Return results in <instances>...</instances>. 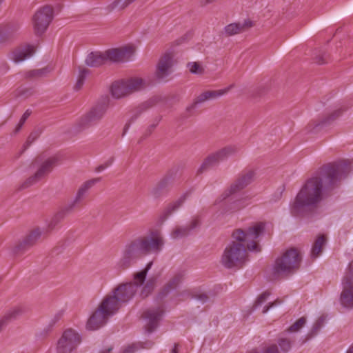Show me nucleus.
<instances>
[{
    "instance_id": "1",
    "label": "nucleus",
    "mask_w": 353,
    "mask_h": 353,
    "mask_svg": "<svg viewBox=\"0 0 353 353\" xmlns=\"http://www.w3.org/2000/svg\"><path fill=\"white\" fill-rule=\"evenodd\" d=\"M265 230V223L259 222L243 230H233L232 241L225 247L221 258V265L226 269H239L248 261V251H261L259 238Z\"/></svg>"
},
{
    "instance_id": "2",
    "label": "nucleus",
    "mask_w": 353,
    "mask_h": 353,
    "mask_svg": "<svg viewBox=\"0 0 353 353\" xmlns=\"http://www.w3.org/2000/svg\"><path fill=\"white\" fill-rule=\"evenodd\" d=\"M345 176L341 165H327L322 168L317 175L305 182L298 193L292 205L294 213L297 214L305 206L317 204L323 199V190H333Z\"/></svg>"
},
{
    "instance_id": "3",
    "label": "nucleus",
    "mask_w": 353,
    "mask_h": 353,
    "mask_svg": "<svg viewBox=\"0 0 353 353\" xmlns=\"http://www.w3.org/2000/svg\"><path fill=\"white\" fill-rule=\"evenodd\" d=\"M164 243L161 232L157 229L150 230L148 234L138 236L125 245L119 265L125 270L148 254H159Z\"/></svg>"
},
{
    "instance_id": "4",
    "label": "nucleus",
    "mask_w": 353,
    "mask_h": 353,
    "mask_svg": "<svg viewBox=\"0 0 353 353\" xmlns=\"http://www.w3.org/2000/svg\"><path fill=\"white\" fill-rule=\"evenodd\" d=\"M255 173L253 170H250L246 173L240 176L230 187V188L225 191L221 196L219 197L214 204L218 205L221 203L225 205H228L229 206L225 208L223 210L224 212H234L237 211L241 208H243L245 205L243 204V201L242 199H234V197L231 196L245 188L248 184H250L254 179Z\"/></svg>"
},
{
    "instance_id": "5",
    "label": "nucleus",
    "mask_w": 353,
    "mask_h": 353,
    "mask_svg": "<svg viewBox=\"0 0 353 353\" xmlns=\"http://www.w3.org/2000/svg\"><path fill=\"white\" fill-rule=\"evenodd\" d=\"M301 256L299 251L295 248L287 250L281 256L278 257L273 265L270 276L273 279L278 277L281 274H288L299 268Z\"/></svg>"
},
{
    "instance_id": "6",
    "label": "nucleus",
    "mask_w": 353,
    "mask_h": 353,
    "mask_svg": "<svg viewBox=\"0 0 353 353\" xmlns=\"http://www.w3.org/2000/svg\"><path fill=\"white\" fill-rule=\"evenodd\" d=\"M108 107L109 99L108 97L101 98L77 121V131L81 132L99 123L105 115Z\"/></svg>"
},
{
    "instance_id": "7",
    "label": "nucleus",
    "mask_w": 353,
    "mask_h": 353,
    "mask_svg": "<svg viewBox=\"0 0 353 353\" xmlns=\"http://www.w3.org/2000/svg\"><path fill=\"white\" fill-rule=\"evenodd\" d=\"M239 151L236 145H227L220 150L208 154L203 161L196 170V175H200L207 170L216 166L221 161L227 159L230 156L234 155Z\"/></svg>"
},
{
    "instance_id": "8",
    "label": "nucleus",
    "mask_w": 353,
    "mask_h": 353,
    "mask_svg": "<svg viewBox=\"0 0 353 353\" xmlns=\"http://www.w3.org/2000/svg\"><path fill=\"white\" fill-rule=\"evenodd\" d=\"M145 86L146 83L143 79L133 77L113 83L111 86V93L113 97L120 99L134 92L140 90Z\"/></svg>"
},
{
    "instance_id": "9",
    "label": "nucleus",
    "mask_w": 353,
    "mask_h": 353,
    "mask_svg": "<svg viewBox=\"0 0 353 353\" xmlns=\"http://www.w3.org/2000/svg\"><path fill=\"white\" fill-rule=\"evenodd\" d=\"M179 170V166H173L171 168L166 172L165 176L150 190V194L154 199H159L166 195L170 191Z\"/></svg>"
},
{
    "instance_id": "10",
    "label": "nucleus",
    "mask_w": 353,
    "mask_h": 353,
    "mask_svg": "<svg viewBox=\"0 0 353 353\" xmlns=\"http://www.w3.org/2000/svg\"><path fill=\"white\" fill-rule=\"evenodd\" d=\"M53 19V8L45 6L40 8L33 16L32 22L34 33L37 36L43 34Z\"/></svg>"
},
{
    "instance_id": "11",
    "label": "nucleus",
    "mask_w": 353,
    "mask_h": 353,
    "mask_svg": "<svg viewBox=\"0 0 353 353\" xmlns=\"http://www.w3.org/2000/svg\"><path fill=\"white\" fill-rule=\"evenodd\" d=\"M343 291L341 294L340 301L343 307L350 308L353 307V260L349 263L345 274L343 277Z\"/></svg>"
},
{
    "instance_id": "12",
    "label": "nucleus",
    "mask_w": 353,
    "mask_h": 353,
    "mask_svg": "<svg viewBox=\"0 0 353 353\" xmlns=\"http://www.w3.org/2000/svg\"><path fill=\"white\" fill-rule=\"evenodd\" d=\"M43 235V230L40 228L31 230L12 248V252L15 255H21L35 245Z\"/></svg>"
},
{
    "instance_id": "13",
    "label": "nucleus",
    "mask_w": 353,
    "mask_h": 353,
    "mask_svg": "<svg viewBox=\"0 0 353 353\" xmlns=\"http://www.w3.org/2000/svg\"><path fill=\"white\" fill-rule=\"evenodd\" d=\"M59 159L57 157H52L44 161L35 174L27 179L21 185V188H27L36 183L49 173L59 164Z\"/></svg>"
},
{
    "instance_id": "14",
    "label": "nucleus",
    "mask_w": 353,
    "mask_h": 353,
    "mask_svg": "<svg viewBox=\"0 0 353 353\" xmlns=\"http://www.w3.org/2000/svg\"><path fill=\"white\" fill-rule=\"evenodd\" d=\"M81 342L79 334L72 329L64 331L57 343L58 353H71Z\"/></svg>"
},
{
    "instance_id": "15",
    "label": "nucleus",
    "mask_w": 353,
    "mask_h": 353,
    "mask_svg": "<svg viewBox=\"0 0 353 353\" xmlns=\"http://www.w3.org/2000/svg\"><path fill=\"white\" fill-rule=\"evenodd\" d=\"M234 84L232 83L228 87L217 90H207L201 93L194 101V102L186 108L185 111L189 113L193 110L196 105L204 103L206 101L217 99L225 94H227L232 88Z\"/></svg>"
},
{
    "instance_id": "16",
    "label": "nucleus",
    "mask_w": 353,
    "mask_h": 353,
    "mask_svg": "<svg viewBox=\"0 0 353 353\" xmlns=\"http://www.w3.org/2000/svg\"><path fill=\"white\" fill-rule=\"evenodd\" d=\"M173 57L172 52H166L160 58L155 72L158 79L163 80L172 72L174 64Z\"/></svg>"
},
{
    "instance_id": "17",
    "label": "nucleus",
    "mask_w": 353,
    "mask_h": 353,
    "mask_svg": "<svg viewBox=\"0 0 353 353\" xmlns=\"http://www.w3.org/2000/svg\"><path fill=\"white\" fill-rule=\"evenodd\" d=\"M122 303L117 295L112 292V294H108L103 299L99 307L101 309L105 315L110 317L119 310Z\"/></svg>"
},
{
    "instance_id": "18",
    "label": "nucleus",
    "mask_w": 353,
    "mask_h": 353,
    "mask_svg": "<svg viewBox=\"0 0 353 353\" xmlns=\"http://www.w3.org/2000/svg\"><path fill=\"white\" fill-rule=\"evenodd\" d=\"M164 313L162 306L156 308H150L145 311L142 316L148 321L145 329L148 333H152L158 326V323Z\"/></svg>"
},
{
    "instance_id": "19",
    "label": "nucleus",
    "mask_w": 353,
    "mask_h": 353,
    "mask_svg": "<svg viewBox=\"0 0 353 353\" xmlns=\"http://www.w3.org/2000/svg\"><path fill=\"white\" fill-rule=\"evenodd\" d=\"M134 48L131 46H125L121 48H113L106 50L107 61L120 62L127 60L133 53Z\"/></svg>"
},
{
    "instance_id": "20",
    "label": "nucleus",
    "mask_w": 353,
    "mask_h": 353,
    "mask_svg": "<svg viewBox=\"0 0 353 353\" xmlns=\"http://www.w3.org/2000/svg\"><path fill=\"white\" fill-rule=\"evenodd\" d=\"M112 292L117 295L122 303H126L134 296L137 289L136 285L128 282L120 284Z\"/></svg>"
},
{
    "instance_id": "21",
    "label": "nucleus",
    "mask_w": 353,
    "mask_h": 353,
    "mask_svg": "<svg viewBox=\"0 0 353 353\" xmlns=\"http://www.w3.org/2000/svg\"><path fill=\"white\" fill-rule=\"evenodd\" d=\"M100 181L99 178L92 179L84 182L79 188L74 199L68 204L69 210H75L79 208V204L85 195L88 190L95 183Z\"/></svg>"
},
{
    "instance_id": "22",
    "label": "nucleus",
    "mask_w": 353,
    "mask_h": 353,
    "mask_svg": "<svg viewBox=\"0 0 353 353\" xmlns=\"http://www.w3.org/2000/svg\"><path fill=\"white\" fill-rule=\"evenodd\" d=\"M108 318L109 316L105 315L101 309L98 307L88 320L86 328L89 330H98L106 323Z\"/></svg>"
},
{
    "instance_id": "23",
    "label": "nucleus",
    "mask_w": 353,
    "mask_h": 353,
    "mask_svg": "<svg viewBox=\"0 0 353 353\" xmlns=\"http://www.w3.org/2000/svg\"><path fill=\"white\" fill-rule=\"evenodd\" d=\"M200 225V220L194 217L190 224L185 226H176L171 233V236L174 239H181L188 236L190 232Z\"/></svg>"
},
{
    "instance_id": "24",
    "label": "nucleus",
    "mask_w": 353,
    "mask_h": 353,
    "mask_svg": "<svg viewBox=\"0 0 353 353\" xmlns=\"http://www.w3.org/2000/svg\"><path fill=\"white\" fill-rule=\"evenodd\" d=\"M20 26L17 22H12L0 28V44L13 39L15 34L19 30Z\"/></svg>"
},
{
    "instance_id": "25",
    "label": "nucleus",
    "mask_w": 353,
    "mask_h": 353,
    "mask_svg": "<svg viewBox=\"0 0 353 353\" xmlns=\"http://www.w3.org/2000/svg\"><path fill=\"white\" fill-rule=\"evenodd\" d=\"M184 274L182 272L176 273L160 290L158 298L163 299L170 291L176 288L183 279Z\"/></svg>"
},
{
    "instance_id": "26",
    "label": "nucleus",
    "mask_w": 353,
    "mask_h": 353,
    "mask_svg": "<svg viewBox=\"0 0 353 353\" xmlns=\"http://www.w3.org/2000/svg\"><path fill=\"white\" fill-rule=\"evenodd\" d=\"M34 53V49L32 46H28L23 48H19L13 51L12 60L15 63H19L30 58Z\"/></svg>"
},
{
    "instance_id": "27",
    "label": "nucleus",
    "mask_w": 353,
    "mask_h": 353,
    "mask_svg": "<svg viewBox=\"0 0 353 353\" xmlns=\"http://www.w3.org/2000/svg\"><path fill=\"white\" fill-rule=\"evenodd\" d=\"M107 62V56L105 52H92L90 53L86 59L85 63L90 67H99Z\"/></svg>"
},
{
    "instance_id": "28",
    "label": "nucleus",
    "mask_w": 353,
    "mask_h": 353,
    "mask_svg": "<svg viewBox=\"0 0 353 353\" xmlns=\"http://www.w3.org/2000/svg\"><path fill=\"white\" fill-rule=\"evenodd\" d=\"M186 199V195L184 194L181 196L176 201L171 203L164 209L161 214L160 215L159 219L161 223L165 221L169 216H170L174 212L177 210L183 203Z\"/></svg>"
},
{
    "instance_id": "29",
    "label": "nucleus",
    "mask_w": 353,
    "mask_h": 353,
    "mask_svg": "<svg viewBox=\"0 0 353 353\" xmlns=\"http://www.w3.org/2000/svg\"><path fill=\"white\" fill-rule=\"evenodd\" d=\"M74 210H69L68 204L58 211L51 219L48 225L49 231H52L55 227L61 223L68 214L72 212Z\"/></svg>"
},
{
    "instance_id": "30",
    "label": "nucleus",
    "mask_w": 353,
    "mask_h": 353,
    "mask_svg": "<svg viewBox=\"0 0 353 353\" xmlns=\"http://www.w3.org/2000/svg\"><path fill=\"white\" fill-rule=\"evenodd\" d=\"M152 261H150L146 265L144 269L139 272H135L133 274L134 281L132 283L133 285H136L137 290L140 286H141L144 283L148 272L152 268Z\"/></svg>"
},
{
    "instance_id": "31",
    "label": "nucleus",
    "mask_w": 353,
    "mask_h": 353,
    "mask_svg": "<svg viewBox=\"0 0 353 353\" xmlns=\"http://www.w3.org/2000/svg\"><path fill=\"white\" fill-rule=\"evenodd\" d=\"M327 241V238L324 234H319L314 241L311 250V256L313 259L318 257L323 250V247L325 245Z\"/></svg>"
},
{
    "instance_id": "32",
    "label": "nucleus",
    "mask_w": 353,
    "mask_h": 353,
    "mask_svg": "<svg viewBox=\"0 0 353 353\" xmlns=\"http://www.w3.org/2000/svg\"><path fill=\"white\" fill-rule=\"evenodd\" d=\"M135 1L136 0H114L106 6L105 10L108 13L114 10H123Z\"/></svg>"
},
{
    "instance_id": "33",
    "label": "nucleus",
    "mask_w": 353,
    "mask_h": 353,
    "mask_svg": "<svg viewBox=\"0 0 353 353\" xmlns=\"http://www.w3.org/2000/svg\"><path fill=\"white\" fill-rule=\"evenodd\" d=\"M264 83L263 82L254 85L250 90L249 97L254 101H258L263 94Z\"/></svg>"
},
{
    "instance_id": "34",
    "label": "nucleus",
    "mask_w": 353,
    "mask_h": 353,
    "mask_svg": "<svg viewBox=\"0 0 353 353\" xmlns=\"http://www.w3.org/2000/svg\"><path fill=\"white\" fill-rule=\"evenodd\" d=\"M150 108V105L148 103H144L136 108L132 111V114L129 120V122L125 125L124 132L126 131L127 128L129 127L130 123L134 121L143 112L146 111Z\"/></svg>"
},
{
    "instance_id": "35",
    "label": "nucleus",
    "mask_w": 353,
    "mask_h": 353,
    "mask_svg": "<svg viewBox=\"0 0 353 353\" xmlns=\"http://www.w3.org/2000/svg\"><path fill=\"white\" fill-rule=\"evenodd\" d=\"M235 23L238 34L247 32L255 26V22L252 21L250 19H245L241 22L239 21Z\"/></svg>"
},
{
    "instance_id": "36",
    "label": "nucleus",
    "mask_w": 353,
    "mask_h": 353,
    "mask_svg": "<svg viewBox=\"0 0 353 353\" xmlns=\"http://www.w3.org/2000/svg\"><path fill=\"white\" fill-rule=\"evenodd\" d=\"M52 70V68L47 66L41 69L32 70L26 73V78L32 79L36 77H42Z\"/></svg>"
},
{
    "instance_id": "37",
    "label": "nucleus",
    "mask_w": 353,
    "mask_h": 353,
    "mask_svg": "<svg viewBox=\"0 0 353 353\" xmlns=\"http://www.w3.org/2000/svg\"><path fill=\"white\" fill-rule=\"evenodd\" d=\"M156 283V279L154 277L150 278L143 287L141 296L142 298L147 297L153 291Z\"/></svg>"
},
{
    "instance_id": "38",
    "label": "nucleus",
    "mask_w": 353,
    "mask_h": 353,
    "mask_svg": "<svg viewBox=\"0 0 353 353\" xmlns=\"http://www.w3.org/2000/svg\"><path fill=\"white\" fill-rule=\"evenodd\" d=\"M88 72L89 70L88 69L83 68L80 70L77 83L74 87L76 90H79L81 88Z\"/></svg>"
},
{
    "instance_id": "39",
    "label": "nucleus",
    "mask_w": 353,
    "mask_h": 353,
    "mask_svg": "<svg viewBox=\"0 0 353 353\" xmlns=\"http://www.w3.org/2000/svg\"><path fill=\"white\" fill-rule=\"evenodd\" d=\"M187 66L192 74H202L204 73V68L199 62H190Z\"/></svg>"
},
{
    "instance_id": "40",
    "label": "nucleus",
    "mask_w": 353,
    "mask_h": 353,
    "mask_svg": "<svg viewBox=\"0 0 353 353\" xmlns=\"http://www.w3.org/2000/svg\"><path fill=\"white\" fill-rule=\"evenodd\" d=\"M305 323L306 319L305 317H301L288 329V331L289 332H296L304 326Z\"/></svg>"
},
{
    "instance_id": "41",
    "label": "nucleus",
    "mask_w": 353,
    "mask_h": 353,
    "mask_svg": "<svg viewBox=\"0 0 353 353\" xmlns=\"http://www.w3.org/2000/svg\"><path fill=\"white\" fill-rule=\"evenodd\" d=\"M161 120V116L155 117L153 120V123L148 126V128H147V130L143 134L141 139H144L147 138L148 137H149L152 133V132L154 130L155 128L158 125V124L159 123Z\"/></svg>"
},
{
    "instance_id": "42",
    "label": "nucleus",
    "mask_w": 353,
    "mask_h": 353,
    "mask_svg": "<svg viewBox=\"0 0 353 353\" xmlns=\"http://www.w3.org/2000/svg\"><path fill=\"white\" fill-rule=\"evenodd\" d=\"M188 294L190 298L196 299L200 301L202 303H205L209 300V296L204 292H188Z\"/></svg>"
},
{
    "instance_id": "43",
    "label": "nucleus",
    "mask_w": 353,
    "mask_h": 353,
    "mask_svg": "<svg viewBox=\"0 0 353 353\" xmlns=\"http://www.w3.org/2000/svg\"><path fill=\"white\" fill-rule=\"evenodd\" d=\"M35 93L34 89L33 88H20L17 91V97H24L25 98H28Z\"/></svg>"
},
{
    "instance_id": "44",
    "label": "nucleus",
    "mask_w": 353,
    "mask_h": 353,
    "mask_svg": "<svg viewBox=\"0 0 353 353\" xmlns=\"http://www.w3.org/2000/svg\"><path fill=\"white\" fill-rule=\"evenodd\" d=\"M236 23H232L227 25L224 28V32L227 37L238 34Z\"/></svg>"
},
{
    "instance_id": "45",
    "label": "nucleus",
    "mask_w": 353,
    "mask_h": 353,
    "mask_svg": "<svg viewBox=\"0 0 353 353\" xmlns=\"http://www.w3.org/2000/svg\"><path fill=\"white\" fill-rule=\"evenodd\" d=\"M39 137V133L37 132H32L28 137L27 141L24 144L23 150H26L32 143H33Z\"/></svg>"
},
{
    "instance_id": "46",
    "label": "nucleus",
    "mask_w": 353,
    "mask_h": 353,
    "mask_svg": "<svg viewBox=\"0 0 353 353\" xmlns=\"http://www.w3.org/2000/svg\"><path fill=\"white\" fill-rule=\"evenodd\" d=\"M264 302H265V292H262L259 296V297L257 298L256 301H255L254 304L252 306V310H255L259 307H261Z\"/></svg>"
},
{
    "instance_id": "47",
    "label": "nucleus",
    "mask_w": 353,
    "mask_h": 353,
    "mask_svg": "<svg viewBox=\"0 0 353 353\" xmlns=\"http://www.w3.org/2000/svg\"><path fill=\"white\" fill-rule=\"evenodd\" d=\"M280 347L284 352H287L290 348V341L288 339H283L279 342Z\"/></svg>"
},
{
    "instance_id": "48",
    "label": "nucleus",
    "mask_w": 353,
    "mask_h": 353,
    "mask_svg": "<svg viewBox=\"0 0 353 353\" xmlns=\"http://www.w3.org/2000/svg\"><path fill=\"white\" fill-rule=\"evenodd\" d=\"M139 344L132 343L124 349L122 353H135L136 351L139 350Z\"/></svg>"
},
{
    "instance_id": "49",
    "label": "nucleus",
    "mask_w": 353,
    "mask_h": 353,
    "mask_svg": "<svg viewBox=\"0 0 353 353\" xmlns=\"http://www.w3.org/2000/svg\"><path fill=\"white\" fill-rule=\"evenodd\" d=\"M281 303V301L276 300L274 302L269 303L268 305H266L265 311L266 312H269L272 308L276 307L279 306Z\"/></svg>"
},
{
    "instance_id": "50",
    "label": "nucleus",
    "mask_w": 353,
    "mask_h": 353,
    "mask_svg": "<svg viewBox=\"0 0 353 353\" xmlns=\"http://www.w3.org/2000/svg\"><path fill=\"white\" fill-rule=\"evenodd\" d=\"M136 344H139V349L140 348H147V349H149V348H151L154 344V343L152 341H148L145 343H142V342H138V343H135Z\"/></svg>"
},
{
    "instance_id": "51",
    "label": "nucleus",
    "mask_w": 353,
    "mask_h": 353,
    "mask_svg": "<svg viewBox=\"0 0 353 353\" xmlns=\"http://www.w3.org/2000/svg\"><path fill=\"white\" fill-rule=\"evenodd\" d=\"M327 61V57L325 54H323L321 57H316L315 58V61L318 64H323L326 63Z\"/></svg>"
},
{
    "instance_id": "52",
    "label": "nucleus",
    "mask_w": 353,
    "mask_h": 353,
    "mask_svg": "<svg viewBox=\"0 0 353 353\" xmlns=\"http://www.w3.org/2000/svg\"><path fill=\"white\" fill-rule=\"evenodd\" d=\"M345 109H341V108H339L335 111H334L331 115H330V119H334L336 118H337L338 117H339L343 111H345Z\"/></svg>"
},
{
    "instance_id": "53",
    "label": "nucleus",
    "mask_w": 353,
    "mask_h": 353,
    "mask_svg": "<svg viewBox=\"0 0 353 353\" xmlns=\"http://www.w3.org/2000/svg\"><path fill=\"white\" fill-rule=\"evenodd\" d=\"M32 113V111L30 110H27L24 114L22 115L21 119H20V122L23 123L26 122V121L28 119V118L30 117V115Z\"/></svg>"
},
{
    "instance_id": "54",
    "label": "nucleus",
    "mask_w": 353,
    "mask_h": 353,
    "mask_svg": "<svg viewBox=\"0 0 353 353\" xmlns=\"http://www.w3.org/2000/svg\"><path fill=\"white\" fill-rule=\"evenodd\" d=\"M266 353H279L276 345H272L266 349Z\"/></svg>"
},
{
    "instance_id": "55",
    "label": "nucleus",
    "mask_w": 353,
    "mask_h": 353,
    "mask_svg": "<svg viewBox=\"0 0 353 353\" xmlns=\"http://www.w3.org/2000/svg\"><path fill=\"white\" fill-rule=\"evenodd\" d=\"M216 0H201L200 1V6L202 7H205L208 4L212 3L215 2Z\"/></svg>"
},
{
    "instance_id": "56",
    "label": "nucleus",
    "mask_w": 353,
    "mask_h": 353,
    "mask_svg": "<svg viewBox=\"0 0 353 353\" xmlns=\"http://www.w3.org/2000/svg\"><path fill=\"white\" fill-rule=\"evenodd\" d=\"M23 125V123H21L20 121L19 122L18 125L16 126L13 133L14 134H17L20 130L21 129L22 126Z\"/></svg>"
},
{
    "instance_id": "57",
    "label": "nucleus",
    "mask_w": 353,
    "mask_h": 353,
    "mask_svg": "<svg viewBox=\"0 0 353 353\" xmlns=\"http://www.w3.org/2000/svg\"><path fill=\"white\" fill-rule=\"evenodd\" d=\"M23 125V123H21L20 121L19 122L18 125L16 126L13 133L14 134H17L20 130L21 129L22 126Z\"/></svg>"
},
{
    "instance_id": "58",
    "label": "nucleus",
    "mask_w": 353,
    "mask_h": 353,
    "mask_svg": "<svg viewBox=\"0 0 353 353\" xmlns=\"http://www.w3.org/2000/svg\"><path fill=\"white\" fill-rule=\"evenodd\" d=\"M114 161V157H110L108 160L104 162L105 167L108 168L110 166Z\"/></svg>"
},
{
    "instance_id": "59",
    "label": "nucleus",
    "mask_w": 353,
    "mask_h": 353,
    "mask_svg": "<svg viewBox=\"0 0 353 353\" xmlns=\"http://www.w3.org/2000/svg\"><path fill=\"white\" fill-rule=\"evenodd\" d=\"M106 167H105V165L103 163L100 165H99L97 168H96V171L97 172H101L102 170H103L104 169H105Z\"/></svg>"
},
{
    "instance_id": "60",
    "label": "nucleus",
    "mask_w": 353,
    "mask_h": 353,
    "mask_svg": "<svg viewBox=\"0 0 353 353\" xmlns=\"http://www.w3.org/2000/svg\"><path fill=\"white\" fill-rule=\"evenodd\" d=\"M185 41V38L184 37H181L177 40H176L174 41V43H176V45H180L181 43H182L183 42H184Z\"/></svg>"
},
{
    "instance_id": "61",
    "label": "nucleus",
    "mask_w": 353,
    "mask_h": 353,
    "mask_svg": "<svg viewBox=\"0 0 353 353\" xmlns=\"http://www.w3.org/2000/svg\"><path fill=\"white\" fill-rule=\"evenodd\" d=\"M61 316V314H60L55 315V316L53 319V323H55L57 321H59L60 319Z\"/></svg>"
},
{
    "instance_id": "62",
    "label": "nucleus",
    "mask_w": 353,
    "mask_h": 353,
    "mask_svg": "<svg viewBox=\"0 0 353 353\" xmlns=\"http://www.w3.org/2000/svg\"><path fill=\"white\" fill-rule=\"evenodd\" d=\"M178 345H179L177 343L174 344V348L172 350V353H179V352H178Z\"/></svg>"
},
{
    "instance_id": "63",
    "label": "nucleus",
    "mask_w": 353,
    "mask_h": 353,
    "mask_svg": "<svg viewBox=\"0 0 353 353\" xmlns=\"http://www.w3.org/2000/svg\"><path fill=\"white\" fill-rule=\"evenodd\" d=\"M112 350V347H108V349H105L104 350H102L100 353H110Z\"/></svg>"
},
{
    "instance_id": "64",
    "label": "nucleus",
    "mask_w": 353,
    "mask_h": 353,
    "mask_svg": "<svg viewBox=\"0 0 353 353\" xmlns=\"http://www.w3.org/2000/svg\"><path fill=\"white\" fill-rule=\"evenodd\" d=\"M346 353H353V345L347 350Z\"/></svg>"
}]
</instances>
